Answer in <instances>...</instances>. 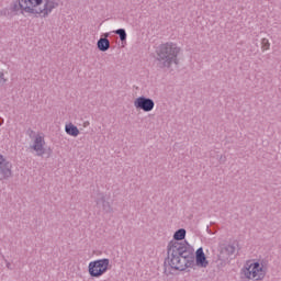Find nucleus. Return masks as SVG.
Wrapping results in <instances>:
<instances>
[{
    "instance_id": "nucleus-8",
    "label": "nucleus",
    "mask_w": 281,
    "mask_h": 281,
    "mask_svg": "<svg viewBox=\"0 0 281 281\" xmlns=\"http://www.w3.org/2000/svg\"><path fill=\"white\" fill-rule=\"evenodd\" d=\"M12 176V164L0 154V180Z\"/></svg>"
},
{
    "instance_id": "nucleus-3",
    "label": "nucleus",
    "mask_w": 281,
    "mask_h": 281,
    "mask_svg": "<svg viewBox=\"0 0 281 281\" xmlns=\"http://www.w3.org/2000/svg\"><path fill=\"white\" fill-rule=\"evenodd\" d=\"M181 54V47L175 43L162 44L158 50V60L162 63L165 67H170L172 63L177 65L179 63V55Z\"/></svg>"
},
{
    "instance_id": "nucleus-4",
    "label": "nucleus",
    "mask_w": 281,
    "mask_h": 281,
    "mask_svg": "<svg viewBox=\"0 0 281 281\" xmlns=\"http://www.w3.org/2000/svg\"><path fill=\"white\" fill-rule=\"evenodd\" d=\"M186 251V248H183V245L179 241H171L169 244L168 249V259L167 263L171 269L177 270H183V267H186V258H183V252Z\"/></svg>"
},
{
    "instance_id": "nucleus-12",
    "label": "nucleus",
    "mask_w": 281,
    "mask_h": 281,
    "mask_svg": "<svg viewBox=\"0 0 281 281\" xmlns=\"http://www.w3.org/2000/svg\"><path fill=\"white\" fill-rule=\"evenodd\" d=\"M269 49H271V43L269 42V38L263 37L261 40V50L269 52Z\"/></svg>"
},
{
    "instance_id": "nucleus-13",
    "label": "nucleus",
    "mask_w": 281,
    "mask_h": 281,
    "mask_svg": "<svg viewBox=\"0 0 281 281\" xmlns=\"http://www.w3.org/2000/svg\"><path fill=\"white\" fill-rule=\"evenodd\" d=\"M175 240H183L186 238V229L180 228L173 235Z\"/></svg>"
},
{
    "instance_id": "nucleus-14",
    "label": "nucleus",
    "mask_w": 281,
    "mask_h": 281,
    "mask_svg": "<svg viewBox=\"0 0 281 281\" xmlns=\"http://www.w3.org/2000/svg\"><path fill=\"white\" fill-rule=\"evenodd\" d=\"M115 34L120 35L121 41H126V31L124 29L116 30Z\"/></svg>"
},
{
    "instance_id": "nucleus-9",
    "label": "nucleus",
    "mask_w": 281,
    "mask_h": 281,
    "mask_svg": "<svg viewBox=\"0 0 281 281\" xmlns=\"http://www.w3.org/2000/svg\"><path fill=\"white\" fill-rule=\"evenodd\" d=\"M195 265L202 269H206V267L210 265V261L203 251V247L198 248L195 251Z\"/></svg>"
},
{
    "instance_id": "nucleus-10",
    "label": "nucleus",
    "mask_w": 281,
    "mask_h": 281,
    "mask_svg": "<svg viewBox=\"0 0 281 281\" xmlns=\"http://www.w3.org/2000/svg\"><path fill=\"white\" fill-rule=\"evenodd\" d=\"M65 131L67 135H70V137H78L80 135V130L74 123H67L65 125Z\"/></svg>"
},
{
    "instance_id": "nucleus-5",
    "label": "nucleus",
    "mask_w": 281,
    "mask_h": 281,
    "mask_svg": "<svg viewBox=\"0 0 281 281\" xmlns=\"http://www.w3.org/2000/svg\"><path fill=\"white\" fill-rule=\"evenodd\" d=\"M109 269H111V260L106 258L90 261L88 265V273L91 278H102Z\"/></svg>"
},
{
    "instance_id": "nucleus-2",
    "label": "nucleus",
    "mask_w": 281,
    "mask_h": 281,
    "mask_svg": "<svg viewBox=\"0 0 281 281\" xmlns=\"http://www.w3.org/2000/svg\"><path fill=\"white\" fill-rule=\"evenodd\" d=\"M241 276L247 281H261L267 276V266L260 260H249L241 269Z\"/></svg>"
},
{
    "instance_id": "nucleus-1",
    "label": "nucleus",
    "mask_w": 281,
    "mask_h": 281,
    "mask_svg": "<svg viewBox=\"0 0 281 281\" xmlns=\"http://www.w3.org/2000/svg\"><path fill=\"white\" fill-rule=\"evenodd\" d=\"M58 8L57 0H18L15 10L29 16H43L44 19Z\"/></svg>"
},
{
    "instance_id": "nucleus-11",
    "label": "nucleus",
    "mask_w": 281,
    "mask_h": 281,
    "mask_svg": "<svg viewBox=\"0 0 281 281\" xmlns=\"http://www.w3.org/2000/svg\"><path fill=\"white\" fill-rule=\"evenodd\" d=\"M98 47L100 52H106L111 47V42L108 38H100L98 41Z\"/></svg>"
},
{
    "instance_id": "nucleus-16",
    "label": "nucleus",
    "mask_w": 281,
    "mask_h": 281,
    "mask_svg": "<svg viewBox=\"0 0 281 281\" xmlns=\"http://www.w3.org/2000/svg\"><path fill=\"white\" fill-rule=\"evenodd\" d=\"M85 126H89V123H85Z\"/></svg>"
},
{
    "instance_id": "nucleus-7",
    "label": "nucleus",
    "mask_w": 281,
    "mask_h": 281,
    "mask_svg": "<svg viewBox=\"0 0 281 281\" xmlns=\"http://www.w3.org/2000/svg\"><path fill=\"white\" fill-rule=\"evenodd\" d=\"M31 149L40 157L45 155V135L36 134L33 144L31 145Z\"/></svg>"
},
{
    "instance_id": "nucleus-6",
    "label": "nucleus",
    "mask_w": 281,
    "mask_h": 281,
    "mask_svg": "<svg viewBox=\"0 0 281 281\" xmlns=\"http://www.w3.org/2000/svg\"><path fill=\"white\" fill-rule=\"evenodd\" d=\"M134 106L135 109H139L140 111L148 113L155 109V101L145 97H139L135 99Z\"/></svg>"
},
{
    "instance_id": "nucleus-15",
    "label": "nucleus",
    "mask_w": 281,
    "mask_h": 281,
    "mask_svg": "<svg viewBox=\"0 0 281 281\" xmlns=\"http://www.w3.org/2000/svg\"><path fill=\"white\" fill-rule=\"evenodd\" d=\"M5 82H8L5 74H3V71H0V85H5Z\"/></svg>"
}]
</instances>
